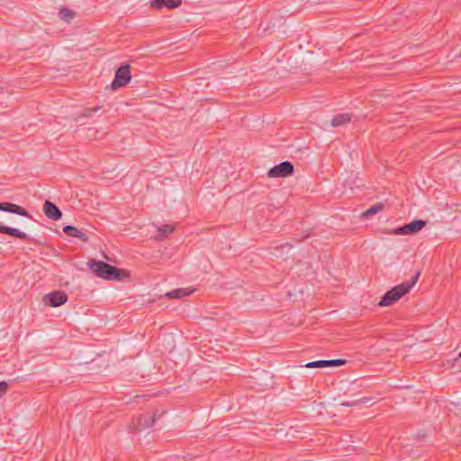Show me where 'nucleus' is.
Wrapping results in <instances>:
<instances>
[{
  "label": "nucleus",
  "mask_w": 461,
  "mask_h": 461,
  "mask_svg": "<svg viewBox=\"0 0 461 461\" xmlns=\"http://www.w3.org/2000/svg\"><path fill=\"white\" fill-rule=\"evenodd\" d=\"M88 267L92 272L98 277L105 280H122L129 276V273L104 261L92 260L88 262Z\"/></svg>",
  "instance_id": "obj_1"
},
{
  "label": "nucleus",
  "mask_w": 461,
  "mask_h": 461,
  "mask_svg": "<svg viewBox=\"0 0 461 461\" xmlns=\"http://www.w3.org/2000/svg\"><path fill=\"white\" fill-rule=\"evenodd\" d=\"M420 277V272H417L411 281L403 282L393 286L386 292L381 298L378 305L381 307L390 306L400 300L410 292Z\"/></svg>",
  "instance_id": "obj_2"
},
{
  "label": "nucleus",
  "mask_w": 461,
  "mask_h": 461,
  "mask_svg": "<svg viewBox=\"0 0 461 461\" xmlns=\"http://www.w3.org/2000/svg\"><path fill=\"white\" fill-rule=\"evenodd\" d=\"M130 68V65L126 64L120 66L116 69L114 78L111 83L112 90H116L122 86H124L131 81V75Z\"/></svg>",
  "instance_id": "obj_3"
},
{
  "label": "nucleus",
  "mask_w": 461,
  "mask_h": 461,
  "mask_svg": "<svg viewBox=\"0 0 461 461\" xmlns=\"http://www.w3.org/2000/svg\"><path fill=\"white\" fill-rule=\"evenodd\" d=\"M294 165L290 161L286 160L271 167L267 172V176L270 178L285 177L292 175L294 173Z\"/></svg>",
  "instance_id": "obj_4"
},
{
  "label": "nucleus",
  "mask_w": 461,
  "mask_h": 461,
  "mask_svg": "<svg viewBox=\"0 0 461 461\" xmlns=\"http://www.w3.org/2000/svg\"><path fill=\"white\" fill-rule=\"evenodd\" d=\"M426 225V221L414 220L399 228H396L393 232L396 235H413L421 230Z\"/></svg>",
  "instance_id": "obj_5"
},
{
  "label": "nucleus",
  "mask_w": 461,
  "mask_h": 461,
  "mask_svg": "<svg viewBox=\"0 0 461 461\" xmlns=\"http://www.w3.org/2000/svg\"><path fill=\"white\" fill-rule=\"evenodd\" d=\"M42 301L45 305L59 307L68 301V295L64 291L57 290L45 294Z\"/></svg>",
  "instance_id": "obj_6"
},
{
  "label": "nucleus",
  "mask_w": 461,
  "mask_h": 461,
  "mask_svg": "<svg viewBox=\"0 0 461 461\" xmlns=\"http://www.w3.org/2000/svg\"><path fill=\"white\" fill-rule=\"evenodd\" d=\"M346 359L338 358L330 360H317L308 362L304 365L306 368H326V367H338L346 364Z\"/></svg>",
  "instance_id": "obj_7"
},
{
  "label": "nucleus",
  "mask_w": 461,
  "mask_h": 461,
  "mask_svg": "<svg viewBox=\"0 0 461 461\" xmlns=\"http://www.w3.org/2000/svg\"><path fill=\"white\" fill-rule=\"evenodd\" d=\"M43 212L47 218L52 221H59L62 217V212L59 208L50 200H46L43 204Z\"/></svg>",
  "instance_id": "obj_8"
},
{
  "label": "nucleus",
  "mask_w": 461,
  "mask_h": 461,
  "mask_svg": "<svg viewBox=\"0 0 461 461\" xmlns=\"http://www.w3.org/2000/svg\"><path fill=\"white\" fill-rule=\"evenodd\" d=\"M0 211L15 213L27 218H32V215L24 208L12 203L0 202Z\"/></svg>",
  "instance_id": "obj_9"
},
{
  "label": "nucleus",
  "mask_w": 461,
  "mask_h": 461,
  "mask_svg": "<svg viewBox=\"0 0 461 461\" xmlns=\"http://www.w3.org/2000/svg\"><path fill=\"white\" fill-rule=\"evenodd\" d=\"M63 231L68 237L77 238L81 241L86 242L89 240L88 235L83 230L75 226L67 225L63 228Z\"/></svg>",
  "instance_id": "obj_10"
},
{
  "label": "nucleus",
  "mask_w": 461,
  "mask_h": 461,
  "mask_svg": "<svg viewBox=\"0 0 461 461\" xmlns=\"http://www.w3.org/2000/svg\"><path fill=\"white\" fill-rule=\"evenodd\" d=\"M182 0H152L150 2V6L160 10L163 7H167V9H175L181 5Z\"/></svg>",
  "instance_id": "obj_11"
},
{
  "label": "nucleus",
  "mask_w": 461,
  "mask_h": 461,
  "mask_svg": "<svg viewBox=\"0 0 461 461\" xmlns=\"http://www.w3.org/2000/svg\"><path fill=\"white\" fill-rule=\"evenodd\" d=\"M0 233L8 234L13 237L21 239V240H29V236L25 233L21 231L20 230L13 227L4 226L0 224Z\"/></svg>",
  "instance_id": "obj_12"
},
{
  "label": "nucleus",
  "mask_w": 461,
  "mask_h": 461,
  "mask_svg": "<svg viewBox=\"0 0 461 461\" xmlns=\"http://www.w3.org/2000/svg\"><path fill=\"white\" fill-rule=\"evenodd\" d=\"M175 230V226L170 224L162 225L158 228L157 235L155 236V240L161 241L165 240L168 234L172 233Z\"/></svg>",
  "instance_id": "obj_13"
},
{
  "label": "nucleus",
  "mask_w": 461,
  "mask_h": 461,
  "mask_svg": "<svg viewBox=\"0 0 461 461\" xmlns=\"http://www.w3.org/2000/svg\"><path fill=\"white\" fill-rule=\"evenodd\" d=\"M351 115L349 113H339L333 117L331 120V126L338 127L349 122Z\"/></svg>",
  "instance_id": "obj_14"
},
{
  "label": "nucleus",
  "mask_w": 461,
  "mask_h": 461,
  "mask_svg": "<svg viewBox=\"0 0 461 461\" xmlns=\"http://www.w3.org/2000/svg\"><path fill=\"white\" fill-rule=\"evenodd\" d=\"M193 293L192 290H188L185 288L175 289L168 292L166 295L169 298H182L184 296L189 295Z\"/></svg>",
  "instance_id": "obj_15"
},
{
  "label": "nucleus",
  "mask_w": 461,
  "mask_h": 461,
  "mask_svg": "<svg viewBox=\"0 0 461 461\" xmlns=\"http://www.w3.org/2000/svg\"><path fill=\"white\" fill-rule=\"evenodd\" d=\"M59 15L62 21L70 23L71 20L75 17V13L67 7H62L59 10Z\"/></svg>",
  "instance_id": "obj_16"
},
{
  "label": "nucleus",
  "mask_w": 461,
  "mask_h": 461,
  "mask_svg": "<svg viewBox=\"0 0 461 461\" xmlns=\"http://www.w3.org/2000/svg\"><path fill=\"white\" fill-rule=\"evenodd\" d=\"M383 209H384L383 203H375V204L372 205L370 208H368L367 210H366L363 212V216L366 218H369V217L373 216L374 214L381 212Z\"/></svg>",
  "instance_id": "obj_17"
},
{
  "label": "nucleus",
  "mask_w": 461,
  "mask_h": 461,
  "mask_svg": "<svg viewBox=\"0 0 461 461\" xmlns=\"http://www.w3.org/2000/svg\"><path fill=\"white\" fill-rule=\"evenodd\" d=\"M154 418H151V416L149 415H141L140 418H139V425L141 427V428H144V429H147V428H149L151 426L154 425Z\"/></svg>",
  "instance_id": "obj_18"
},
{
  "label": "nucleus",
  "mask_w": 461,
  "mask_h": 461,
  "mask_svg": "<svg viewBox=\"0 0 461 461\" xmlns=\"http://www.w3.org/2000/svg\"><path fill=\"white\" fill-rule=\"evenodd\" d=\"M370 401H371L370 398L363 397L359 400H356V401H352V402H343L340 403V405L347 406V407H353V406H357L360 403H367Z\"/></svg>",
  "instance_id": "obj_19"
},
{
  "label": "nucleus",
  "mask_w": 461,
  "mask_h": 461,
  "mask_svg": "<svg viewBox=\"0 0 461 461\" xmlns=\"http://www.w3.org/2000/svg\"><path fill=\"white\" fill-rule=\"evenodd\" d=\"M9 388V384L5 381L0 382V398L3 397Z\"/></svg>",
  "instance_id": "obj_20"
},
{
  "label": "nucleus",
  "mask_w": 461,
  "mask_h": 461,
  "mask_svg": "<svg viewBox=\"0 0 461 461\" xmlns=\"http://www.w3.org/2000/svg\"><path fill=\"white\" fill-rule=\"evenodd\" d=\"M100 109L99 106H96L95 108H88V109H86L85 113H84V115L86 117H90L92 116V114L95 112H97L98 110Z\"/></svg>",
  "instance_id": "obj_21"
},
{
  "label": "nucleus",
  "mask_w": 461,
  "mask_h": 461,
  "mask_svg": "<svg viewBox=\"0 0 461 461\" xmlns=\"http://www.w3.org/2000/svg\"><path fill=\"white\" fill-rule=\"evenodd\" d=\"M160 417L161 414H159L158 411L154 412L153 415L151 416V418H154V421Z\"/></svg>",
  "instance_id": "obj_22"
},
{
  "label": "nucleus",
  "mask_w": 461,
  "mask_h": 461,
  "mask_svg": "<svg viewBox=\"0 0 461 461\" xmlns=\"http://www.w3.org/2000/svg\"><path fill=\"white\" fill-rule=\"evenodd\" d=\"M282 248H288V249H290L291 246L288 243H286V244L283 245Z\"/></svg>",
  "instance_id": "obj_23"
},
{
  "label": "nucleus",
  "mask_w": 461,
  "mask_h": 461,
  "mask_svg": "<svg viewBox=\"0 0 461 461\" xmlns=\"http://www.w3.org/2000/svg\"><path fill=\"white\" fill-rule=\"evenodd\" d=\"M458 356H459V357L461 358V352L459 353V355H458Z\"/></svg>",
  "instance_id": "obj_24"
}]
</instances>
